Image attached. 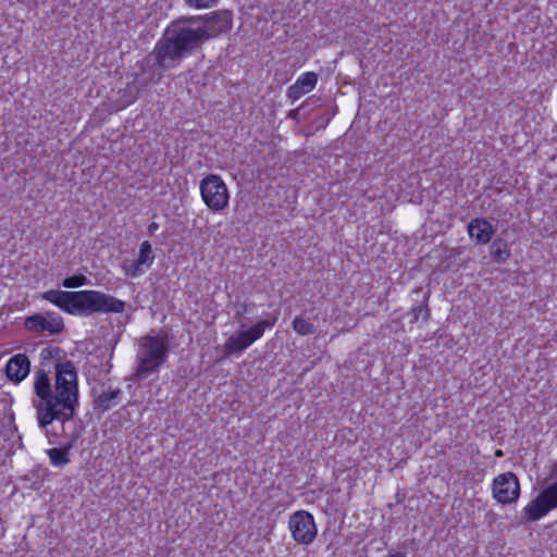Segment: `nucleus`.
I'll return each instance as SVG.
<instances>
[{
	"label": "nucleus",
	"mask_w": 557,
	"mask_h": 557,
	"mask_svg": "<svg viewBox=\"0 0 557 557\" xmlns=\"http://www.w3.org/2000/svg\"><path fill=\"white\" fill-rule=\"evenodd\" d=\"M293 329L297 334L301 336L312 335L315 333V326L301 317H296L294 319Z\"/></svg>",
	"instance_id": "obj_20"
},
{
	"label": "nucleus",
	"mask_w": 557,
	"mask_h": 557,
	"mask_svg": "<svg viewBox=\"0 0 557 557\" xmlns=\"http://www.w3.org/2000/svg\"><path fill=\"white\" fill-rule=\"evenodd\" d=\"M73 441L63 447H53L47 450L50 462L55 467H64L70 462V450L73 448Z\"/></svg>",
	"instance_id": "obj_16"
},
{
	"label": "nucleus",
	"mask_w": 557,
	"mask_h": 557,
	"mask_svg": "<svg viewBox=\"0 0 557 557\" xmlns=\"http://www.w3.org/2000/svg\"><path fill=\"white\" fill-rule=\"evenodd\" d=\"M141 267H143L141 263H137V259L136 260L126 259L123 261V265H122L125 273L133 277H136L143 273Z\"/></svg>",
	"instance_id": "obj_22"
},
{
	"label": "nucleus",
	"mask_w": 557,
	"mask_h": 557,
	"mask_svg": "<svg viewBox=\"0 0 557 557\" xmlns=\"http://www.w3.org/2000/svg\"><path fill=\"white\" fill-rule=\"evenodd\" d=\"M200 195L206 206L214 212H220L228 205V188L221 176L209 174L200 181Z\"/></svg>",
	"instance_id": "obj_6"
},
{
	"label": "nucleus",
	"mask_w": 557,
	"mask_h": 557,
	"mask_svg": "<svg viewBox=\"0 0 557 557\" xmlns=\"http://www.w3.org/2000/svg\"><path fill=\"white\" fill-rule=\"evenodd\" d=\"M428 299L429 294H425L423 302L411 308L410 313L412 314V323L418 322L420 318L423 322H426L430 319V308L426 304Z\"/></svg>",
	"instance_id": "obj_18"
},
{
	"label": "nucleus",
	"mask_w": 557,
	"mask_h": 557,
	"mask_svg": "<svg viewBox=\"0 0 557 557\" xmlns=\"http://www.w3.org/2000/svg\"><path fill=\"white\" fill-rule=\"evenodd\" d=\"M520 495V484L517 475L506 472L497 475L493 481V496L498 503L512 504Z\"/></svg>",
	"instance_id": "obj_11"
},
{
	"label": "nucleus",
	"mask_w": 557,
	"mask_h": 557,
	"mask_svg": "<svg viewBox=\"0 0 557 557\" xmlns=\"http://www.w3.org/2000/svg\"><path fill=\"white\" fill-rule=\"evenodd\" d=\"M35 394L39 397L38 401H34V406L37 409V419L41 428H46L51 424L54 420L45 418L47 412L57 414V408L53 404V391L51 388L50 379L45 370L36 372L34 383Z\"/></svg>",
	"instance_id": "obj_5"
},
{
	"label": "nucleus",
	"mask_w": 557,
	"mask_h": 557,
	"mask_svg": "<svg viewBox=\"0 0 557 557\" xmlns=\"http://www.w3.org/2000/svg\"><path fill=\"white\" fill-rule=\"evenodd\" d=\"M30 371V361L24 354L11 357L5 366V374L12 382H22Z\"/></svg>",
	"instance_id": "obj_12"
},
{
	"label": "nucleus",
	"mask_w": 557,
	"mask_h": 557,
	"mask_svg": "<svg viewBox=\"0 0 557 557\" xmlns=\"http://www.w3.org/2000/svg\"><path fill=\"white\" fill-rule=\"evenodd\" d=\"M54 369L53 404L57 408V414L47 412L46 418L66 422L73 419L78 405L77 372L74 363L70 360L57 362Z\"/></svg>",
	"instance_id": "obj_3"
},
{
	"label": "nucleus",
	"mask_w": 557,
	"mask_h": 557,
	"mask_svg": "<svg viewBox=\"0 0 557 557\" xmlns=\"http://www.w3.org/2000/svg\"><path fill=\"white\" fill-rule=\"evenodd\" d=\"M88 283L87 277L84 274H75L67 276L63 280L62 286L65 288H76L84 286Z\"/></svg>",
	"instance_id": "obj_21"
},
{
	"label": "nucleus",
	"mask_w": 557,
	"mask_h": 557,
	"mask_svg": "<svg viewBox=\"0 0 557 557\" xmlns=\"http://www.w3.org/2000/svg\"><path fill=\"white\" fill-rule=\"evenodd\" d=\"M288 528L294 541L301 545L311 544L317 537L313 516L306 510H298L289 516Z\"/></svg>",
	"instance_id": "obj_8"
},
{
	"label": "nucleus",
	"mask_w": 557,
	"mask_h": 557,
	"mask_svg": "<svg viewBox=\"0 0 557 557\" xmlns=\"http://www.w3.org/2000/svg\"><path fill=\"white\" fill-rule=\"evenodd\" d=\"M490 253L496 262L503 263L510 257V249L505 239L496 238L490 247Z\"/></svg>",
	"instance_id": "obj_17"
},
{
	"label": "nucleus",
	"mask_w": 557,
	"mask_h": 557,
	"mask_svg": "<svg viewBox=\"0 0 557 557\" xmlns=\"http://www.w3.org/2000/svg\"><path fill=\"white\" fill-rule=\"evenodd\" d=\"M232 26L233 14L230 10L180 16L166 26L145 62L153 60L162 71L174 69L184 58L201 50L205 42L230 32Z\"/></svg>",
	"instance_id": "obj_1"
},
{
	"label": "nucleus",
	"mask_w": 557,
	"mask_h": 557,
	"mask_svg": "<svg viewBox=\"0 0 557 557\" xmlns=\"http://www.w3.org/2000/svg\"><path fill=\"white\" fill-rule=\"evenodd\" d=\"M495 456L502 457L503 456V451L500 449L496 450Z\"/></svg>",
	"instance_id": "obj_29"
},
{
	"label": "nucleus",
	"mask_w": 557,
	"mask_h": 557,
	"mask_svg": "<svg viewBox=\"0 0 557 557\" xmlns=\"http://www.w3.org/2000/svg\"><path fill=\"white\" fill-rule=\"evenodd\" d=\"M550 476L557 479V461L552 467Z\"/></svg>",
	"instance_id": "obj_27"
},
{
	"label": "nucleus",
	"mask_w": 557,
	"mask_h": 557,
	"mask_svg": "<svg viewBox=\"0 0 557 557\" xmlns=\"http://www.w3.org/2000/svg\"><path fill=\"white\" fill-rule=\"evenodd\" d=\"M468 234L471 239L475 240L476 244L484 245L492 239L494 235V228L487 220L483 218H476L468 224Z\"/></svg>",
	"instance_id": "obj_14"
},
{
	"label": "nucleus",
	"mask_w": 557,
	"mask_h": 557,
	"mask_svg": "<svg viewBox=\"0 0 557 557\" xmlns=\"http://www.w3.org/2000/svg\"><path fill=\"white\" fill-rule=\"evenodd\" d=\"M24 326L29 332L58 335L65 329L64 321L61 315L53 311H47L45 313H35L29 315L24 321Z\"/></svg>",
	"instance_id": "obj_10"
},
{
	"label": "nucleus",
	"mask_w": 557,
	"mask_h": 557,
	"mask_svg": "<svg viewBox=\"0 0 557 557\" xmlns=\"http://www.w3.org/2000/svg\"><path fill=\"white\" fill-rule=\"evenodd\" d=\"M122 391L120 388L102 392L94 399V409L100 412H106L116 405L115 399L120 398Z\"/></svg>",
	"instance_id": "obj_15"
},
{
	"label": "nucleus",
	"mask_w": 557,
	"mask_h": 557,
	"mask_svg": "<svg viewBox=\"0 0 557 557\" xmlns=\"http://www.w3.org/2000/svg\"><path fill=\"white\" fill-rule=\"evenodd\" d=\"M317 101H318V99H317V100H314V97H310V98L306 99V100L301 103V106H300L299 108H297V109H295V110H290V111H289V113H288V116H289V117H292V119H297L298 113H299V111H300L301 109H304V108H306L307 106H309V104H311V103H314V102H317Z\"/></svg>",
	"instance_id": "obj_25"
},
{
	"label": "nucleus",
	"mask_w": 557,
	"mask_h": 557,
	"mask_svg": "<svg viewBox=\"0 0 557 557\" xmlns=\"http://www.w3.org/2000/svg\"><path fill=\"white\" fill-rule=\"evenodd\" d=\"M42 298L66 313L81 317L95 313H122L126 306L123 300L112 295L92 289L78 292L51 289L44 293Z\"/></svg>",
	"instance_id": "obj_2"
},
{
	"label": "nucleus",
	"mask_w": 557,
	"mask_h": 557,
	"mask_svg": "<svg viewBox=\"0 0 557 557\" xmlns=\"http://www.w3.org/2000/svg\"><path fill=\"white\" fill-rule=\"evenodd\" d=\"M388 557H407L405 553L389 554Z\"/></svg>",
	"instance_id": "obj_28"
},
{
	"label": "nucleus",
	"mask_w": 557,
	"mask_h": 557,
	"mask_svg": "<svg viewBox=\"0 0 557 557\" xmlns=\"http://www.w3.org/2000/svg\"><path fill=\"white\" fill-rule=\"evenodd\" d=\"M159 228V224L156 222H152L148 226V233L149 235H152Z\"/></svg>",
	"instance_id": "obj_26"
},
{
	"label": "nucleus",
	"mask_w": 557,
	"mask_h": 557,
	"mask_svg": "<svg viewBox=\"0 0 557 557\" xmlns=\"http://www.w3.org/2000/svg\"><path fill=\"white\" fill-rule=\"evenodd\" d=\"M183 1L187 7L196 9V10L211 9V8H214L219 3V0H183Z\"/></svg>",
	"instance_id": "obj_24"
},
{
	"label": "nucleus",
	"mask_w": 557,
	"mask_h": 557,
	"mask_svg": "<svg viewBox=\"0 0 557 557\" xmlns=\"http://www.w3.org/2000/svg\"><path fill=\"white\" fill-rule=\"evenodd\" d=\"M170 351V335L160 330L156 335L147 334L140 338L137 352V368L133 375L135 381H143L149 374L158 372L166 361Z\"/></svg>",
	"instance_id": "obj_4"
},
{
	"label": "nucleus",
	"mask_w": 557,
	"mask_h": 557,
	"mask_svg": "<svg viewBox=\"0 0 557 557\" xmlns=\"http://www.w3.org/2000/svg\"><path fill=\"white\" fill-rule=\"evenodd\" d=\"M153 260L154 255L151 244L148 240L143 242L139 248L137 263H141L143 265L149 268L153 263Z\"/></svg>",
	"instance_id": "obj_19"
},
{
	"label": "nucleus",
	"mask_w": 557,
	"mask_h": 557,
	"mask_svg": "<svg viewBox=\"0 0 557 557\" xmlns=\"http://www.w3.org/2000/svg\"><path fill=\"white\" fill-rule=\"evenodd\" d=\"M557 508V481L546 486L523 509L527 521H536Z\"/></svg>",
	"instance_id": "obj_9"
},
{
	"label": "nucleus",
	"mask_w": 557,
	"mask_h": 557,
	"mask_svg": "<svg viewBox=\"0 0 557 557\" xmlns=\"http://www.w3.org/2000/svg\"><path fill=\"white\" fill-rule=\"evenodd\" d=\"M64 354H65L64 350L61 349L58 346H55V347H46V348H44L41 350L40 357L44 360L55 359V360H58V362H60V360L62 359Z\"/></svg>",
	"instance_id": "obj_23"
},
{
	"label": "nucleus",
	"mask_w": 557,
	"mask_h": 557,
	"mask_svg": "<svg viewBox=\"0 0 557 557\" xmlns=\"http://www.w3.org/2000/svg\"><path fill=\"white\" fill-rule=\"evenodd\" d=\"M274 321L262 320L256 323L248 330L237 331L235 334L230 336L224 344V351L226 355L240 354L247 349L257 339L262 337L265 329L272 327Z\"/></svg>",
	"instance_id": "obj_7"
},
{
	"label": "nucleus",
	"mask_w": 557,
	"mask_h": 557,
	"mask_svg": "<svg viewBox=\"0 0 557 557\" xmlns=\"http://www.w3.org/2000/svg\"><path fill=\"white\" fill-rule=\"evenodd\" d=\"M318 83V74L314 72H307L300 75L297 81L288 87L287 97L292 101L300 99L304 95L314 89Z\"/></svg>",
	"instance_id": "obj_13"
}]
</instances>
